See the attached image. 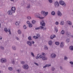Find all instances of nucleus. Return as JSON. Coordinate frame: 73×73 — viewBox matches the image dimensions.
Here are the masks:
<instances>
[{"mask_svg":"<svg viewBox=\"0 0 73 73\" xmlns=\"http://www.w3.org/2000/svg\"><path fill=\"white\" fill-rule=\"evenodd\" d=\"M64 60L67 61V60H68V58L67 57H66V56H64Z\"/></svg>","mask_w":73,"mask_h":73,"instance_id":"36","label":"nucleus"},{"mask_svg":"<svg viewBox=\"0 0 73 73\" xmlns=\"http://www.w3.org/2000/svg\"><path fill=\"white\" fill-rule=\"evenodd\" d=\"M8 13L9 15H12L13 13V11L11 10H9L8 11Z\"/></svg>","mask_w":73,"mask_h":73,"instance_id":"6","label":"nucleus"},{"mask_svg":"<svg viewBox=\"0 0 73 73\" xmlns=\"http://www.w3.org/2000/svg\"><path fill=\"white\" fill-rule=\"evenodd\" d=\"M47 59V57L46 56H44L42 58V59L43 60H46Z\"/></svg>","mask_w":73,"mask_h":73,"instance_id":"23","label":"nucleus"},{"mask_svg":"<svg viewBox=\"0 0 73 73\" xmlns=\"http://www.w3.org/2000/svg\"><path fill=\"white\" fill-rule=\"evenodd\" d=\"M40 24L42 26H45V23L44 21H42L40 22Z\"/></svg>","mask_w":73,"mask_h":73,"instance_id":"14","label":"nucleus"},{"mask_svg":"<svg viewBox=\"0 0 73 73\" xmlns=\"http://www.w3.org/2000/svg\"><path fill=\"white\" fill-rule=\"evenodd\" d=\"M27 44L28 45L30 46H32V43L30 41H28L27 42Z\"/></svg>","mask_w":73,"mask_h":73,"instance_id":"10","label":"nucleus"},{"mask_svg":"<svg viewBox=\"0 0 73 73\" xmlns=\"http://www.w3.org/2000/svg\"><path fill=\"white\" fill-rule=\"evenodd\" d=\"M36 59H38L39 58V57L38 56V55H37V56L36 57Z\"/></svg>","mask_w":73,"mask_h":73,"instance_id":"53","label":"nucleus"},{"mask_svg":"<svg viewBox=\"0 0 73 73\" xmlns=\"http://www.w3.org/2000/svg\"><path fill=\"white\" fill-rule=\"evenodd\" d=\"M31 54L33 57H35V55H34V54H33V52H31Z\"/></svg>","mask_w":73,"mask_h":73,"instance_id":"52","label":"nucleus"},{"mask_svg":"<svg viewBox=\"0 0 73 73\" xmlns=\"http://www.w3.org/2000/svg\"><path fill=\"white\" fill-rule=\"evenodd\" d=\"M10 31H11V30L9 29H8L7 30V32H9V35H11V32Z\"/></svg>","mask_w":73,"mask_h":73,"instance_id":"30","label":"nucleus"},{"mask_svg":"<svg viewBox=\"0 0 73 73\" xmlns=\"http://www.w3.org/2000/svg\"><path fill=\"white\" fill-rule=\"evenodd\" d=\"M52 0H48V1H49V3H52Z\"/></svg>","mask_w":73,"mask_h":73,"instance_id":"51","label":"nucleus"},{"mask_svg":"<svg viewBox=\"0 0 73 73\" xmlns=\"http://www.w3.org/2000/svg\"><path fill=\"white\" fill-rule=\"evenodd\" d=\"M64 33L65 32H64V31L63 30H62L61 31V34H62V35H64Z\"/></svg>","mask_w":73,"mask_h":73,"instance_id":"33","label":"nucleus"},{"mask_svg":"<svg viewBox=\"0 0 73 73\" xmlns=\"http://www.w3.org/2000/svg\"><path fill=\"white\" fill-rule=\"evenodd\" d=\"M34 64H35V65H37V66H38V63L34 62Z\"/></svg>","mask_w":73,"mask_h":73,"instance_id":"54","label":"nucleus"},{"mask_svg":"<svg viewBox=\"0 0 73 73\" xmlns=\"http://www.w3.org/2000/svg\"><path fill=\"white\" fill-rule=\"evenodd\" d=\"M55 37H56V35H52L50 37L51 39H53Z\"/></svg>","mask_w":73,"mask_h":73,"instance_id":"15","label":"nucleus"},{"mask_svg":"<svg viewBox=\"0 0 73 73\" xmlns=\"http://www.w3.org/2000/svg\"><path fill=\"white\" fill-rule=\"evenodd\" d=\"M33 38H35V39H37L38 38V36H33Z\"/></svg>","mask_w":73,"mask_h":73,"instance_id":"34","label":"nucleus"},{"mask_svg":"<svg viewBox=\"0 0 73 73\" xmlns=\"http://www.w3.org/2000/svg\"><path fill=\"white\" fill-rule=\"evenodd\" d=\"M60 69H61V70H62V67L60 66Z\"/></svg>","mask_w":73,"mask_h":73,"instance_id":"62","label":"nucleus"},{"mask_svg":"<svg viewBox=\"0 0 73 73\" xmlns=\"http://www.w3.org/2000/svg\"><path fill=\"white\" fill-rule=\"evenodd\" d=\"M42 55H43V56H45V53H44L43 52L42 53Z\"/></svg>","mask_w":73,"mask_h":73,"instance_id":"57","label":"nucleus"},{"mask_svg":"<svg viewBox=\"0 0 73 73\" xmlns=\"http://www.w3.org/2000/svg\"><path fill=\"white\" fill-rule=\"evenodd\" d=\"M59 4H60V5H62L63 7H65V6L66 5L65 3L62 1H59Z\"/></svg>","mask_w":73,"mask_h":73,"instance_id":"4","label":"nucleus"},{"mask_svg":"<svg viewBox=\"0 0 73 73\" xmlns=\"http://www.w3.org/2000/svg\"><path fill=\"white\" fill-rule=\"evenodd\" d=\"M14 56L15 57H16L17 56V54H15Z\"/></svg>","mask_w":73,"mask_h":73,"instance_id":"56","label":"nucleus"},{"mask_svg":"<svg viewBox=\"0 0 73 73\" xmlns=\"http://www.w3.org/2000/svg\"><path fill=\"white\" fill-rule=\"evenodd\" d=\"M69 49L70 50H73V46H71L69 47Z\"/></svg>","mask_w":73,"mask_h":73,"instance_id":"19","label":"nucleus"},{"mask_svg":"<svg viewBox=\"0 0 73 73\" xmlns=\"http://www.w3.org/2000/svg\"><path fill=\"white\" fill-rule=\"evenodd\" d=\"M54 29L56 32H58V29H57V27H55L54 28Z\"/></svg>","mask_w":73,"mask_h":73,"instance_id":"31","label":"nucleus"},{"mask_svg":"<svg viewBox=\"0 0 73 73\" xmlns=\"http://www.w3.org/2000/svg\"><path fill=\"white\" fill-rule=\"evenodd\" d=\"M31 19V17L30 16H28L27 17V19L28 20H30Z\"/></svg>","mask_w":73,"mask_h":73,"instance_id":"47","label":"nucleus"},{"mask_svg":"<svg viewBox=\"0 0 73 73\" xmlns=\"http://www.w3.org/2000/svg\"><path fill=\"white\" fill-rule=\"evenodd\" d=\"M27 24L29 25V24H31V23H30L29 21H28L27 22Z\"/></svg>","mask_w":73,"mask_h":73,"instance_id":"58","label":"nucleus"},{"mask_svg":"<svg viewBox=\"0 0 73 73\" xmlns=\"http://www.w3.org/2000/svg\"><path fill=\"white\" fill-rule=\"evenodd\" d=\"M50 66H51V64H46L43 67V68H46V67Z\"/></svg>","mask_w":73,"mask_h":73,"instance_id":"13","label":"nucleus"},{"mask_svg":"<svg viewBox=\"0 0 73 73\" xmlns=\"http://www.w3.org/2000/svg\"><path fill=\"white\" fill-rule=\"evenodd\" d=\"M45 11H42L41 12V14H42V15H44V13H45Z\"/></svg>","mask_w":73,"mask_h":73,"instance_id":"45","label":"nucleus"},{"mask_svg":"<svg viewBox=\"0 0 73 73\" xmlns=\"http://www.w3.org/2000/svg\"><path fill=\"white\" fill-rule=\"evenodd\" d=\"M70 32H67L66 33V35L67 36H70Z\"/></svg>","mask_w":73,"mask_h":73,"instance_id":"24","label":"nucleus"},{"mask_svg":"<svg viewBox=\"0 0 73 73\" xmlns=\"http://www.w3.org/2000/svg\"><path fill=\"white\" fill-rule=\"evenodd\" d=\"M70 64H71V65H73V62L72 61L70 62Z\"/></svg>","mask_w":73,"mask_h":73,"instance_id":"55","label":"nucleus"},{"mask_svg":"<svg viewBox=\"0 0 73 73\" xmlns=\"http://www.w3.org/2000/svg\"><path fill=\"white\" fill-rule=\"evenodd\" d=\"M16 38L17 39V40H19V38H18L17 36L16 37Z\"/></svg>","mask_w":73,"mask_h":73,"instance_id":"59","label":"nucleus"},{"mask_svg":"<svg viewBox=\"0 0 73 73\" xmlns=\"http://www.w3.org/2000/svg\"><path fill=\"white\" fill-rule=\"evenodd\" d=\"M57 13L58 16H61L62 15V14L61 13V12H60V11H57Z\"/></svg>","mask_w":73,"mask_h":73,"instance_id":"7","label":"nucleus"},{"mask_svg":"<svg viewBox=\"0 0 73 73\" xmlns=\"http://www.w3.org/2000/svg\"><path fill=\"white\" fill-rule=\"evenodd\" d=\"M28 39H29V40H32V38H31V37L29 36L28 37Z\"/></svg>","mask_w":73,"mask_h":73,"instance_id":"48","label":"nucleus"},{"mask_svg":"<svg viewBox=\"0 0 73 73\" xmlns=\"http://www.w3.org/2000/svg\"><path fill=\"white\" fill-rule=\"evenodd\" d=\"M23 28L25 29H27V27H26V25H25L23 26Z\"/></svg>","mask_w":73,"mask_h":73,"instance_id":"49","label":"nucleus"},{"mask_svg":"<svg viewBox=\"0 0 73 73\" xmlns=\"http://www.w3.org/2000/svg\"><path fill=\"white\" fill-rule=\"evenodd\" d=\"M32 44H34V43H35V42L33 41H32Z\"/></svg>","mask_w":73,"mask_h":73,"instance_id":"64","label":"nucleus"},{"mask_svg":"<svg viewBox=\"0 0 73 73\" xmlns=\"http://www.w3.org/2000/svg\"><path fill=\"white\" fill-rule=\"evenodd\" d=\"M0 73H3V71L1 70V71H0Z\"/></svg>","mask_w":73,"mask_h":73,"instance_id":"63","label":"nucleus"},{"mask_svg":"<svg viewBox=\"0 0 73 73\" xmlns=\"http://www.w3.org/2000/svg\"><path fill=\"white\" fill-rule=\"evenodd\" d=\"M16 71H17V72H18V73H20V72L21 71V70H20V69H17L16 70Z\"/></svg>","mask_w":73,"mask_h":73,"instance_id":"41","label":"nucleus"},{"mask_svg":"<svg viewBox=\"0 0 73 73\" xmlns=\"http://www.w3.org/2000/svg\"><path fill=\"white\" fill-rule=\"evenodd\" d=\"M29 28H31V27H32V25L31 23H30L29 25Z\"/></svg>","mask_w":73,"mask_h":73,"instance_id":"37","label":"nucleus"},{"mask_svg":"<svg viewBox=\"0 0 73 73\" xmlns=\"http://www.w3.org/2000/svg\"><path fill=\"white\" fill-rule=\"evenodd\" d=\"M15 25H19V22H16L15 23Z\"/></svg>","mask_w":73,"mask_h":73,"instance_id":"40","label":"nucleus"},{"mask_svg":"<svg viewBox=\"0 0 73 73\" xmlns=\"http://www.w3.org/2000/svg\"><path fill=\"white\" fill-rule=\"evenodd\" d=\"M42 28H43V27L40 26V27L35 28V29L36 30H37L38 29H42Z\"/></svg>","mask_w":73,"mask_h":73,"instance_id":"12","label":"nucleus"},{"mask_svg":"<svg viewBox=\"0 0 73 73\" xmlns=\"http://www.w3.org/2000/svg\"><path fill=\"white\" fill-rule=\"evenodd\" d=\"M51 57L52 58H55L56 57V55L55 54H52L51 55Z\"/></svg>","mask_w":73,"mask_h":73,"instance_id":"9","label":"nucleus"},{"mask_svg":"<svg viewBox=\"0 0 73 73\" xmlns=\"http://www.w3.org/2000/svg\"><path fill=\"white\" fill-rule=\"evenodd\" d=\"M11 9V10H12V11L13 12V13H15V11L16 10V8H15V7H12Z\"/></svg>","mask_w":73,"mask_h":73,"instance_id":"8","label":"nucleus"},{"mask_svg":"<svg viewBox=\"0 0 73 73\" xmlns=\"http://www.w3.org/2000/svg\"><path fill=\"white\" fill-rule=\"evenodd\" d=\"M44 49L45 50H48V46H44Z\"/></svg>","mask_w":73,"mask_h":73,"instance_id":"28","label":"nucleus"},{"mask_svg":"<svg viewBox=\"0 0 73 73\" xmlns=\"http://www.w3.org/2000/svg\"><path fill=\"white\" fill-rule=\"evenodd\" d=\"M12 49L14 50H16V46H15L13 45L12 47Z\"/></svg>","mask_w":73,"mask_h":73,"instance_id":"11","label":"nucleus"},{"mask_svg":"<svg viewBox=\"0 0 73 73\" xmlns=\"http://www.w3.org/2000/svg\"><path fill=\"white\" fill-rule=\"evenodd\" d=\"M55 44L57 45H58L60 44V42H56L55 43Z\"/></svg>","mask_w":73,"mask_h":73,"instance_id":"29","label":"nucleus"},{"mask_svg":"<svg viewBox=\"0 0 73 73\" xmlns=\"http://www.w3.org/2000/svg\"><path fill=\"white\" fill-rule=\"evenodd\" d=\"M67 22L68 23L69 25H71L72 24V22L69 21H67Z\"/></svg>","mask_w":73,"mask_h":73,"instance_id":"25","label":"nucleus"},{"mask_svg":"<svg viewBox=\"0 0 73 73\" xmlns=\"http://www.w3.org/2000/svg\"><path fill=\"white\" fill-rule=\"evenodd\" d=\"M32 22L33 24H35V23H36V21H35V20H33L32 21Z\"/></svg>","mask_w":73,"mask_h":73,"instance_id":"38","label":"nucleus"},{"mask_svg":"<svg viewBox=\"0 0 73 73\" xmlns=\"http://www.w3.org/2000/svg\"><path fill=\"white\" fill-rule=\"evenodd\" d=\"M18 34L19 35H21V30H18Z\"/></svg>","mask_w":73,"mask_h":73,"instance_id":"26","label":"nucleus"},{"mask_svg":"<svg viewBox=\"0 0 73 73\" xmlns=\"http://www.w3.org/2000/svg\"><path fill=\"white\" fill-rule=\"evenodd\" d=\"M70 41V40L69 39H67L66 40V42H69Z\"/></svg>","mask_w":73,"mask_h":73,"instance_id":"35","label":"nucleus"},{"mask_svg":"<svg viewBox=\"0 0 73 73\" xmlns=\"http://www.w3.org/2000/svg\"><path fill=\"white\" fill-rule=\"evenodd\" d=\"M36 36H37L38 37H40V34H36Z\"/></svg>","mask_w":73,"mask_h":73,"instance_id":"50","label":"nucleus"},{"mask_svg":"<svg viewBox=\"0 0 73 73\" xmlns=\"http://www.w3.org/2000/svg\"><path fill=\"white\" fill-rule=\"evenodd\" d=\"M4 30L6 32H8V31H7V30L6 28H5Z\"/></svg>","mask_w":73,"mask_h":73,"instance_id":"43","label":"nucleus"},{"mask_svg":"<svg viewBox=\"0 0 73 73\" xmlns=\"http://www.w3.org/2000/svg\"><path fill=\"white\" fill-rule=\"evenodd\" d=\"M0 61L2 63H4L7 62V59L5 58H2L0 60Z\"/></svg>","mask_w":73,"mask_h":73,"instance_id":"3","label":"nucleus"},{"mask_svg":"<svg viewBox=\"0 0 73 73\" xmlns=\"http://www.w3.org/2000/svg\"><path fill=\"white\" fill-rule=\"evenodd\" d=\"M60 25H63L64 24V22L63 21H60Z\"/></svg>","mask_w":73,"mask_h":73,"instance_id":"20","label":"nucleus"},{"mask_svg":"<svg viewBox=\"0 0 73 73\" xmlns=\"http://www.w3.org/2000/svg\"><path fill=\"white\" fill-rule=\"evenodd\" d=\"M21 63L22 64V65H24V64H25V62L22 61L21 62Z\"/></svg>","mask_w":73,"mask_h":73,"instance_id":"39","label":"nucleus"},{"mask_svg":"<svg viewBox=\"0 0 73 73\" xmlns=\"http://www.w3.org/2000/svg\"><path fill=\"white\" fill-rule=\"evenodd\" d=\"M12 62L13 64H15V60H14V59L12 60Z\"/></svg>","mask_w":73,"mask_h":73,"instance_id":"44","label":"nucleus"},{"mask_svg":"<svg viewBox=\"0 0 73 73\" xmlns=\"http://www.w3.org/2000/svg\"><path fill=\"white\" fill-rule=\"evenodd\" d=\"M27 8L29 9L30 8V4H28L27 6Z\"/></svg>","mask_w":73,"mask_h":73,"instance_id":"46","label":"nucleus"},{"mask_svg":"<svg viewBox=\"0 0 73 73\" xmlns=\"http://www.w3.org/2000/svg\"><path fill=\"white\" fill-rule=\"evenodd\" d=\"M22 68L24 69L28 70L29 69V66L27 64H25L23 65Z\"/></svg>","mask_w":73,"mask_h":73,"instance_id":"1","label":"nucleus"},{"mask_svg":"<svg viewBox=\"0 0 73 73\" xmlns=\"http://www.w3.org/2000/svg\"><path fill=\"white\" fill-rule=\"evenodd\" d=\"M8 70H10V71H12V70H13V68L12 67H10L8 68Z\"/></svg>","mask_w":73,"mask_h":73,"instance_id":"21","label":"nucleus"},{"mask_svg":"<svg viewBox=\"0 0 73 73\" xmlns=\"http://www.w3.org/2000/svg\"><path fill=\"white\" fill-rule=\"evenodd\" d=\"M0 48L2 50H4V47L3 46H0Z\"/></svg>","mask_w":73,"mask_h":73,"instance_id":"27","label":"nucleus"},{"mask_svg":"<svg viewBox=\"0 0 73 73\" xmlns=\"http://www.w3.org/2000/svg\"><path fill=\"white\" fill-rule=\"evenodd\" d=\"M42 29H43V30H46V27H45V28H43H43H42Z\"/></svg>","mask_w":73,"mask_h":73,"instance_id":"61","label":"nucleus"},{"mask_svg":"<svg viewBox=\"0 0 73 73\" xmlns=\"http://www.w3.org/2000/svg\"><path fill=\"white\" fill-rule=\"evenodd\" d=\"M55 13L54 11H52L51 13V15L53 16H54V15H55Z\"/></svg>","mask_w":73,"mask_h":73,"instance_id":"32","label":"nucleus"},{"mask_svg":"<svg viewBox=\"0 0 73 73\" xmlns=\"http://www.w3.org/2000/svg\"><path fill=\"white\" fill-rule=\"evenodd\" d=\"M38 56H39V58H42V55L40 54H38Z\"/></svg>","mask_w":73,"mask_h":73,"instance_id":"18","label":"nucleus"},{"mask_svg":"<svg viewBox=\"0 0 73 73\" xmlns=\"http://www.w3.org/2000/svg\"><path fill=\"white\" fill-rule=\"evenodd\" d=\"M55 24H56V25H58V22H56L55 23Z\"/></svg>","mask_w":73,"mask_h":73,"instance_id":"60","label":"nucleus"},{"mask_svg":"<svg viewBox=\"0 0 73 73\" xmlns=\"http://www.w3.org/2000/svg\"><path fill=\"white\" fill-rule=\"evenodd\" d=\"M64 42H61L60 45V48H63V47H64Z\"/></svg>","mask_w":73,"mask_h":73,"instance_id":"16","label":"nucleus"},{"mask_svg":"<svg viewBox=\"0 0 73 73\" xmlns=\"http://www.w3.org/2000/svg\"><path fill=\"white\" fill-rule=\"evenodd\" d=\"M48 12H45V11H44V15H43V16L44 17H45V16H46L48 15Z\"/></svg>","mask_w":73,"mask_h":73,"instance_id":"17","label":"nucleus"},{"mask_svg":"<svg viewBox=\"0 0 73 73\" xmlns=\"http://www.w3.org/2000/svg\"><path fill=\"white\" fill-rule=\"evenodd\" d=\"M36 17H38L39 19H44V17H42V16L38 13L36 14Z\"/></svg>","mask_w":73,"mask_h":73,"instance_id":"2","label":"nucleus"},{"mask_svg":"<svg viewBox=\"0 0 73 73\" xmlns=\"http://www.w3.org/2000/svg\"><path fill=\"white\" fill-rule=\"evenodd\" d=\"M48 43L49 45H52V41H48Z\"/></svg>","mask_w":73,"mask_h":73,"instance_id":"22","label":"nucleus"},{"mask_svg":"<svg viewBox=\"0 0 73 73\" xmlns=\"http://www.w3.org/2000/svg\"><path fill=\"white\" fill-rule=\"evenodd\" d=\"M51 70L52 71H54L55 70V68L54 67H52Z\"/></svg>","mask_w":73,"mask_h":73,"instance_id":"42","label":"nucleus"},{"mask_svg":"<svg viewBox=\"0 0 73 73\" xmlns=\"http://www.w3.org/2000/svg\"><path fill=\"white\" fill-rule=\"evenodd\" d=\"M54 6L56 7H58L59 6V3L58 2H55L54 3Z\"/></svg>","mask_w":73,"mask_h":73,"instance_id":"5","label":"nucleus"}]
</instances>
